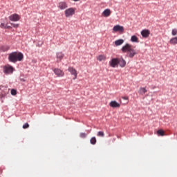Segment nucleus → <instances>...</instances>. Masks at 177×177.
<instances>
[{
  "label": "nucleus",
  "mask_w": 177,
  "mask_h": 177,
  "mask_svg": "<svg viewBox=\"0 0 177 177\" xmlns=\"http://www.w3.org/2000/svg\"><path fill=\"white\" fill-rule=\"evenodd\" d=\"M80 138H82V139H84V138H86V133H80Z\"/></svg>",
  "instance_id": "c85d7f7f"
},
{
  "label": "nucleus",
  "mask_w": 177,
  "mask_h": 177,
  "mask_svg": "<svg viewBox=\"0 0 177 177\" xmlns=\"http://www.w3.org/2000/svg\"><path fill=\"white\" fill-rule=\"evenodd\" d=\"M27 128H30V124H28V123H26L23 125L24 129H27Z\"/></svg>",
  "instance_id": "a878e982"
},
{
  "label": "nucleus",
  "mask_w": 177,
  "mask_h": 177,
  "mask_svg": "<svg viewBox=\"0 0 177 177\" xmlns=\"http://www.w3.org/2000/svg\"><path fill=\"white\" fill-rule=\"evenodd\" d=\"M121 50L123 53H127V52H128L129 57L131 58L133 57L135 55H138L136 50L132 48V46L129 44L124 45Z\"/></svg>",
  "instance_id": "f03ea898"
},
{
  "label": "nucleus",
  "mask_w": 177,
  "mask_h": 177,
  "mask_svg": "<svg viewBox=\"0 0 177 177\" xmlns=\"http://www.w3.org/2000/svg\"><path fill=\"white\" fill-rule=\"evenodd\" d=\"M97 60H99V62H103V60H106V56H104V55H100L97 57Z\"/></svg>",
  "instance_id": "a211bd4d"
},
{
  "label": "nucleus",
  "mask_w": 177,
  "mask_h": 177,
  "mask_svg": "<svg viewBox=\"0 0 177 177\" xmlns=\"http://www.w3.org/2000/svg\"><path fill=\"white\" fill-rule=\"evenodd\" d=\"M169 44L171 45H176L177 44V37H173L169 40Z\"/></svg>",
  "instance_id": "f3484780"
},
{
  "label": "nucleus",
  "mask_w": 177,
  "mask_h": 177,
  "mask_svg": "<svg viewBox=\"0 0 177 177\" xmlns=\"http://www.w3.org/2000/svg\"><path fill=\"white\" fill-rule=\"evenodd\" d=\"M24 58V56L21 53L12 52L10 53L8 55V60L11 63H17V62H21V60H23Z\"/></svg>",
  "instance_id": "f257e3e1"
},
{
  "label": "nucleus",
  "mask_w": 177,
  "mask_h": 177,
  "mask_svg": "<svg viewBox=\"0 0 177 177\" xmlns=\"http://www.w3.org/2000/svg\"><path fill=\"white\" fill-rule=\"evenodd\" d=\"M114 44L115 46H120L122 45V44H124V39H118L114 42Z\"/></svg>",
  "instance_id": "2eb2a0df"
},
{
  "label": "nucleus",
  "mask_w": 177,
  "mask_h": 177,
  "mask_svg": "<svg viewBox=\"0 0 177 177\" xmlns=\"http://www.w3.org/2000/svg\"><path fill=\"white\" fill-rule=\"evenodd\" d=\"M73 1H76V2H77V1H80V0H73Z\"/></svg>",
  "instance_id": "473e14b6"
},
{
  "label": "nucleus",
  "mask_w": 177,
  "mask_h": 177,
  "mask_svg": "<svg viewBox=\"0 0 177 177\" xmlns=\"http://www.w3.org/2000/svg\"><path fill=\"white\" fill-rule=\"evenodd\" d=\"M10 49V47L9 46H1L0 47V50L1 52H7V50H9Z\"/></svg>",
  "instance_id": "dca6fc26"
},
{
  "label": "nucleus",
  "mask_w": 177,
  "mask_h": 177,
  "mask_svg": "<svg viewBox=\"0 0 177 177\" xmlns=\"http://www.w3.org/2000/svg\"><path fill=\"white\" fill-rule=\"evenodd\" d=\"M157 133L158 135H160V136H164V135H165L164 130H162V129L158 130Z\"/></svg>",
  "instance_id": "5701e85b"
},
{
  "label": "nucleus",
  "mask_w": 177,
  "mask_h": 177,
  "mask_svg": "<svg viewBox=\"0 0 177 177\" xmlns=\"http://www.w3.org/2000/svg\"><path fill=\"white\" fill-rule=\"evenodd\" d=\"M113 31L114 32H124V26L116 25L113 27Z\"/></svg>",
  "instance_id": "0eeeda50"
},
{
  "label": "nucleus",
  "mask_w": 177,
  "mask_h": 177,
  "mask_svg": "<svg viewBox=\"0 0 177 177\" xmlns=\"http://www.w3.org/2000/svg\"><path fill=\"white\" fill-rule=\"evenodd\" d=\"M53 71L55 75L58 77H64V72H63V71L60 70L59 68H54Z\"/></svg>",
  "instance_id": "6e6552de"
},
{
  "label": "nucleus",
  "mask_w": 177,
  "mask_h": 177,
  "mask_svg": "<svg viewBox=\"0 0 177 177\" xmlns=\"http://www.w3.org/2000/svg\"><path fill=\"white\" fill-rule=\"evenodd\" d=\"M97 136H99L100 138H103L104 136V133L103 131H99L97 133Z\"/></svg>",
  "instance_id": "b1692460"
},
{
  "label": "nucleus",
  "mask_w": 177,
  "mask_h": 177,
  "mask_svg": "<svg viewBox=\"0 0 177 177\" xmlns=\"http://www.w3.org/2000/svg\"><path fill=\"white\" fill-rule=\"evenodd\" d=\"M90 143L91 145H96V138L95 137L91 138L90 140Z\"/></svg>",
  "instance_id": "4be33fe9"
},
{
  "label": "nucleus",
  "mask_w": 177,
  "mask_h": 177,
  "mask_svg": "<svg viewBox=\"0 0 177 177\" xmlns=\"http://www.w3.org/2000/svg\"><path fill=\"white\" fill-rule=\"evenodd\" d=\"M11 26H12V27H14V28H18L19 27V24H13V23H10Z\"/></svg>",
  "instance_id": "bb28decb"
},
{
  "label": "nucleus",
  "mask_w": 177,
  "mask_h": 177,
  "mask_svg": "<svg viewBox=\"0 0 177 177\" xmlns=\"http://www.w3.org/2000/svg\"><path fill=\"white\" fill-rule=\"evenodd\" d=\"M63 57H64V54L62 52L57 53V63H60L62 60H63Z\"/></svg>",
  "instance_id": "9b49d317"
},
{
  "label": "nucleus",
  "mask_w": 177,
  "mask_h": 177,
  "mask_svg": "<svg viewBox=\"0 0 177 177\" xmlns=\"http://www.w3.org/2000/svg\"><path fill=\"white\" fill-rule=\"evenodd\" d=\"M9 19L11 21H19L20 20V16L17 14H13L9 17Z\"/></svg>",
  "instance_id": "1a4fd4ad"
},
{
  "label": "nucleus",
  "mask_w": 177,
  "mask_h": 177,
  "mask_svg": "<svg viewBox=\"0 0 177 177\" xmlns=\"http://www.w3.org/2000/svg\"><path fill=\"white\" fill-rule=\"evenodd\" d=\"M125 67L127 66V62L122 58H113L111 59V67Z\"/></svg>",
  "instance_id": "7ed1b4c3"
},
{
  "label": "nucleus",
  "mask_w": 177,
  "mask_h": 177,
  "mask_svg": "<svg viewBox=\"0 0 177 177\" xmlns=\"http://www.w3.org/2000/svg\"><path fill=\"white\" fill-rule=\"evenodd\" d=\"M0 28H10V26H8V24H5L3 23H1V25H0Z\"/></svg>",
  "instance_id": "412c9836"
},
{
  "label": "nucleus",
  "mask_w": 177,
  "mask_h": 177,
  "mask_svg": "<svg viewBox=\"0 0 177 177\" xmlns=\"http://www.w3.org/2000/svg\"><path fill=\"white\" fill-rule=\"evenodd\" d=\"M111 107L113 109H120L121 104L117 102V101H111Z\"/></svg>",
  "instance_id": "ddd939ff"
},
{
  "label": "nucleus",
  "mask_w": 177,
  "mask_h": 177,
  "mask_svg": "<svg viewBox=\"0 0 177 177\" xmlns=\"http://www.w3.org/2000/svg\"><path fill=\"white\" fill-rule=\"evenodd\" d=\"M141 35L143 38H148L149 35H150V30H143L141 32Z\"/></svg>",
  "instance_id": "f8f14e48"
},
{
  "label": "nucleus",
  "mask_w": 177,
  "mask_h": 177,
  "mask_svg": "<svg viewBox=\"0 0 177 177\" xmlns=\"http://www.w3.org/2000/svg\"><path fill=\"white\" fill-rule=\"evenodd\" d=\"M3 71L4 73V74H6V75H9V74H13V71H15V68H13V66L8 64L3 66Z\"/></svg>",
  "instance_id": "20e7f679"
},
{
  "label": "nucleus",
  "mask_w": 177,
  "mask_h": 177,
  "mask_svg": "<svg viewBox=\"0 0 177 177\" xmlns=\"http://www.w3.org/2000/svg\"><path fill=\"white\" fill-rule=\"evenodd\" d=\"M131 42H139V39L138 37L133 35L131 36Z\"/></svg>",
  "instance_id": "aec40b11"
},
{
  "label": "nucleus",
  "mask_w": 177,
  "mask_h": 177,
  "mask_svg": "<svg viewBox=\"0 0 177 177\" xmlns=\"http://www.w3.org/2000/svg\"><path fill=\"white\" fill-rule=\"evenodd\" d=\"M122 99H124V100H128L129 97H122Z\"/></svg>",
  "instance_id": "c756f323"
},
{
  "label": "nucleus",
  "mask_w": 177,
  "mask_h": 177,
  "mask_svg": "<svg viewBox=\"0 0 177 177\" xmlns=\"http://www.w3.org/2000/svg\"><path fill=\"white\" fill-rule=\"evenodd\" d=\"M17 94V91L15 89H11V95H12V96H16Z\"/></svg>",
  "instance_id": "393cba45"
},
{
  "label": "nucleus",
  "mask_w": 177,
  "mask_h": 177,
  "mask_svg": "<svg viewBox=\"0 0 177 177\" xmlns=\"http://www.w3.org/2000/svg\"><path fill=\"white\" fill-rule=\"evenodd\" d=\"M111 15V11L110 9H106L103 12H102V16L104 17H109Z\"/></svg>",
  "instance_id": "4468645a"
},
{
  "label": "nucleus",
  "mask_w": 177,
  "mask_h": 177,
  "mask_svg": "<svg viewBox=\"0 0 177 177\" xmlns=\"http://www.w3.org/2000/svg\"><path fill=\"white\" fill-rule=\"evenodd\" d=\"M109 106H111V102L109 103Z\"/></svg>",
  "instance_id": "2f4dec72"
},
{
  "label": "nucleus",
  "mask_w": 177,
  "mask_h": 177,
  "mask_svg": "<svg viewBox=\"0 0 177 177\" xmlns=\"http://www.w3.org/2000/svg\"><path fill=\"white\" fill-rule=\"evenodd\" d=\"M171 35L175 36L177 35V29H173L171 31Z\"/></svg>",
  "instance_id": "cd10ccee"
},
{
  "label": "nucleus",
  "mask_w": 177,
  "mask_h": 177,
  "mask_svg": "<svg viewBox=\"0 0 177 177\" xmlns=\"http://www.w3.org/2000/svg\"><path fill=\"white\" fill-rule=\"evenodd\" d=\"M138 92H139L140 95H145V93H146V92H147V90L146 89V88L141 87V88H140V90Z\"/></svg>",
  "instance_id": "6ab92c4d"
},
{
  "label": "nucleus",
  "mask_w": 177,
  "mask_h": 177,
  "mask_svg": "<svg viewBox=\"0 0 177 177\" xmlns=\"http://www.w3.org/2000/svg\"><path fill=\"white\" fill-rule=\"evenodd\" d=\"M109 64H110V66H111V61L109 62Z\"/></svg>",
  "instance_id": "7c9ffc66"
},
{
  "label": "nucleus",
  "mask_w": 177,
  "mask_h": 177,
  "mask_svg": "<svg viewBox=\"0 0 177 177\" xmlns=\"http://www.w3.org/2000/svg\"><path fill=\"white\" fill-rule=\"evenodd\" d=\"M57 6L61 10H64V9H66L67 8V3L64 1H61L58 3Z\"/></svg>",
  "instance_id": "9d476101"
},
{
  "label": "nucleus",
  "mask_w": 177,
  "mask_h": 177,
  "mask_svg": "<svg viewBox=\"0 0 177 177\" xmlns=\"http://www.w3.org/2000/svg\"><path fill=\"white\" fill-rule=\"evenodd\" d=\"M68 71L71 74V75L74 76L73 80H77V76L78 75V73H77V70H75L74 67L69 66L68 68Z\"/></svg>",
  "instance_id": "423d86ee"
},
{
  "label": "nucleus",
  "mask_w": 177,
  "mask_h": 177,
  "mask_svg": "<svg viewBox=\"0 0 177 177\" xmlns=\"http://www.w3.org/2000/svg\"><path fill=\"white\" fill-rule=\"evenodd\" d=\"M74 15H75V10L73 8H70L65 10L66 17H71Z\"/></svg>",
  "instance_id": "39448f33"
}]
</instances>
